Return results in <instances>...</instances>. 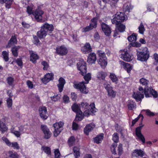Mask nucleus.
Segmentation results:
<instances>
[{"label": "nucleus", "mask_w": 158, "mask_h": 158, "mask_svg": "<svg viewBox=\"0 0 158 158\" xmlns=\"http://www.w3.org/2000/svg\"><path fill=\"white\" fill-rule=\"evenodd\" d=\"M83 76L85 82L82 81L79 83H75L74 84L73 87L75 88L79 89L82 93L86 94L88 93V90L86 89L85 83H89V81L91 79V74L89 73L85 74Z\"/></svg>", "instance_id": "obj_1"}, {"label": "nucleus", "mask_w": 158, "mask_h": 158, "mask_svg": "<svg viewBox=\"0 0 158 158\" xmlns=\"http://www.w3.org/2000/svg\"><path fill=\"white\" fill-rule=\"evenodd\" d=\"M80 107L81 110L84 114V116H87L91 113H94V109L95 108L94 103H92L89 105L88 103L85 102H81Z\"/></svg>", "instance_id": "obj_2"}, {"label": "nucleus", "mask_w": 158, "mask_h": 158, "mask_svg": "<svg viewBox=\"0 0 158 158\" xmlns=\"http://www.w3.org/2000/svg\"><path fill=\"white\" fill-rule=\"evenodd\" d=\"M137 59L141 61H146L149 58L150 53L147 47L137 50Z\"/></svg>", "instance_id": "obj_3"}, {"label": "nucleus", "mask_w": 158, "mask_h": 158, "mask_svg": "<svg viewBox=\"0 0 158 158\" xmlns=\"http://www.w3.org/2000/svg\"><path fill=\"white\" fill-rule=\"evenodd\" d=\"M72 110L74 112L76 113V115L75 117V120L77 121H81L84 117V114L80 107V105L79 106L76 103H74L71 106Z\"/></svg>", "instance_id": "obj_4"}, {"label": "nucleus", "mask_w": 158, "mask_h": 158, "mask_svg": "<svg viewBox=\"0 0 158 158\" xmlns=\"http://www.w3.org/2000/svg\"><path fill=\"white\" fill-rule=\"evenodd\" d=\"M97 54L99 58L98 64L102 68L104 69L107 64V59L105 52L102 50H98L97 51Z\"/></svg>", "instance_id": "obj_5"}, {"label": "nucleus", "mask_w": 158, "mask_h": 158, "mask_svg": "<svg viewBox=\"0 0 158 158\" xmlns=\"http://www.w3.org/2000/svg\"><path fill=\"white\" fill-rule=\"evenodd\" d=\"M125 16V14L124 12H117L114 15L113 19L111 20L112 23L114 24L118 23H121L124 20H126V18Z\"/></svg>", "instance_id": "obj_6"}, {"label": "nucleus", "mask_w": 158, "mask_h": 158, "mask_svg": "<svg viewBox=\"0 0 158 158\" xmlns=\"http://www.w3.org/2000/svg\"><path fill=\"white\" fill-rule=\"evenodd\" d=\"M144 94L147 98L151 97L152 96L154 98L158 97L157 92L151 87L144 89Z\"/></svg>", "instance_id": "obj_7"}, {"label": "nucleus", "mask_w": 158, "mask_h": 158, "mask_svg": "<svg viewBox=\"0 0 158 158\" xmlns=\"http://www.w3.org/2000/svg\"><path fill=\"white\" fill-rule=\"evenodd\" d=\"M44 14V11L41 10L40 6H38L37 8L34 10L33 15L34 16L35 20L38 22H43L42 15Z\"/></svg>", "instance_id": "obj_8"}, {"label": "nucleus", "mask_w": 158, "mask_h": 158, "mask_svg": "<svg viewBox=\"0 0 158 158\" xmlns=\"http://www.w3.org/2000/svg\"><path fill=\"white\" fill-rule=\"evenodd\" d=\"M64 123L63 122L60 121L56 122L53 125L54 130L53 134L54 137H56L60 133L63 129Z\"/></svg>", "instance_id": "obj_9"}, {"label": "nucleus", "mask_w": 158, "mask_h": 158, "mask_svg": "<svg viewBox=\"0 0 158 158\" xmlns=\"http://www.w3.org/2000/svg\"><path fill=\"white\" fill-rule=\"evenodd\" d=\"M120 52L121 53L120 57L124 60L129 62L133 59V57L132 55L129 53L127 49L121 50Z\"/></svg>", "instance_id": "obj_10"}, {"label": "nucleus", "mask_w": 158, "mask_h": 158, "mask_svg": "<svg viewBox=\"0 0 158 158\" xmlns=\"http://www.w3.org/2000/svg\"><path fill=\"white\" fill-rule=\"evenodd\" d=\"M77 69L80 71L79 73L84 76L87 72L86 63L84 61L79 62L77 64Z\"/></svg>", "instance_id": "obj_11"}, {"label": "nucleus", "mask_w": 158, "mask_h": 158, "mask_svg": "<svg viewBox=\"0 0 158 158\" xmlns=\"http://www.w3.org/2000/svg\"><path fill=\"white\" fill-rule=\"evenodd\" d=\"M41 27L50 35L52 36L53 35L52 32L54 30V27L52 24H49L45 22L42 25Z\"/></svg>", "instance_id": "obj_12"}, {"label": "nucleus", "mask_w": 158, "mask_h": 158, "mask_svg": "<svg viewBox=\"0 0 158 158\" xmlns=\"http://www.w3.org/2000/svg\"><path fill=\"white\" fill-rule=\"evenodd\" d=\"M104 85L105 89L107 92L108 95L112 98H115L116 92L113 90V88L108 83H105Z\"/></svg>", "instance_id": "obj_13"}, {"label": "nucleus", "mask_w": 158, "mask_h": 158, "mask_svg": "<svg viewBox=\"0 0 158 158\" xmlns=\"http://www.w3.org/2000/svg\"><path fill=\"white\" fill-rule=\"evenodd\" d=\"M40 129L43 131L44 135V138H50L52 133L47 126L45 125H41Z\"/></svg>", "instance_id": "obj_14"}, {"label": "nucleus", "mask_w": 158, "mask_h": 158, "mask_svg": "<svg viewBox=\"0 0 158 158\" xmlns=\"http://www.w3.org/2000/svg\"><path fill=\"white\" fill-rule=\"evenodd\" d=\"M56 52L58 54L63 56L67 54L68 50L66 47L64 45H62L56 48Z\"/></svg>", "instance_id": "obj_15"}, {"label": "nucleus", "mask_w": 158, "mask_h": 158, "mask_svg": "<svg viewBox=\"0 0 158 158\" xmlns=\"http://www.w3.org/2000/svg\"><path fill=\"white\" fill-rule=\"evenodd\" d=\"M102 30L104 32L105 34L107 36L110 35L111 33V30L110 27L104 22L101 23Z\"/></svg>", "instance_id": "obj_16"}, {"label": "nucleus", "mask_w": 158, "mask_h": 158, "mask_svg": "<svg viewBox=\"0 0 158 158\" xmlns=\"http://www.w3.org/2000/svg\"><path fill=\"white\" fill-rule=\"evenodd\" d=\"M39 112L40 117L44 120H46L48 117V114L46 108L45 106L40 107L39 109Z\"/></svg>", "instance_id": "obj_17"}, {"label": "nucleus", "mask_w": 158, "mask_h": 158, "mask_svg": "<svg viewBox=\"0 0 158 158\" xmlns=\"http://www.w3.org/2000/svg\"><path fill=\"white\" fill-rule=\"evenodd\" d=\"M54 74L52 73H48L44 76V77L41 79L42 82L46 85L49 82L54 79Z\"/></svg>", "instance_id": "obj_18"}, {"label": "nucleus", "mask_w": 158, "mask_h": 158, "mask_svg": "<svg viewBox=\"0 0 158 158\" xmlns=\"http://www.w3.org/2000/svg\"><path fill=\"white\" fill-rule=\"evenodd\" d=\"M81 52L84 54H88L92 51V48L89 42H86L81 48Z\"/></svg>", "instance_id": "obj_19"}, {"label": "nucleus", "mask_w": 158, "mask_h": 158, "mask_svg": "<svg viewBox=\"0 0 158 158\" xmlns=\"http://www.w3.org/2000/svg\"><path fill=\"white\" fill-rule=\"evenodd\" d=\"M146 155L145 152L141 149H136L133 151L132 153V156L133 157L138 158L139 157H143V156Z\"/></svg>", "instance_id": "obj_20"}, {"label": "nucleus", "mask_w": 158, "mask_h": 158, "mask_svg": "<svg viewBox=\"0 0 158 158\" xmlns=\"http://www.w3.org/2000/svg\"><path fill=\"white\" fill-rule=\"evenodd\" d=\"M17 43V40L15 35H12L8 41V44L6 45V48H10L13 45L16 44Z\"/></svg>", "instance_id": "obj_21"}, {"label": "nucleus", "mask_w": 158, "mask_h": 158, "mask_svg": "<svg viewBox=\"0 0 158 158\" xmlns=\"http://www.w3.org/2000/svg\"><path fill=\"white\" fill-rule=\"evenodd\" d=\"M29 53L30 54V61L33 63L35 64L36 63L37 60L39 59V56L35 52H34L33 51H29Z\"/></svg>", "instance_id": "obj_22"}, {"label": "nucleus", "mask_w": 158, "mask_h": 158, "mask_svg": "<svg viewBox=\"0 0 158 158\" xmlns=\"http://www.w3.org/2000/svg\"><path fill=\"white\" fill-rule=\"evenodd\" d=\"M95 127V125L93 123H91L87 124L84 129V131L86 135H89V133L93 130Z\"/></svg>", "instance_id": "obj_23"}, {"label": "nucleus", "mask_w": 158, "mask_h": 158, "mask_svg": "<svg viewBox=\"0 0 158 158\" xmlns=\"http://www.w3.org/2000/svg\"><path fill=\"white\" fill-rule=\"evenodd\" d=\"M58 82L59 83L57 84V86L59 92H61L63 90L64 86L66 83V81L63 77H60L58 80Z\"/></svg>", "instance_id": "obj_24"}, {"label": "nucleus", "mask_w": 158, "mask_h": 158, "mask_svg": "<svg viewBox=\"0 0 158 158\" xmlns=\"http://www.w3.org/2000/svg\"><path fill=\"white\" fill-rule=\"evenodd\" d=\"M99 18V16L97 14L96 16L94 17L92 19L90 20V23H89V25L93 29L96 28L98 25V21Z\"/></svg>", "instance_id": "obj_25"}, {"label": "nucleus", "mask_w": 158, "mask_h": 158, "mask_svg": "<svg viewBox=\"0 0 158 158\" xmlns=\"http://www.w3.org/2000/svg\"><path fill=\"white\" fill-rule=\"evenodd\" d=\"M96 54L94 52H91L89 54L87 61L89 64H94L96 61Z\"/></svg>", "instance_id": "obj_26"}, {"label": "nucleus", "mask_w": 158, "mask_h": 158, "mask_svg": "<svg viewBox=\"0 0 158 158\" xmlns=\"http://www.w3.org/2000/svg\"><path fill=\"white\" fill-rule=\"evenodd\" d=\"M3 140L8 146L13 147L14 149H19V145L17 142L11 143L10 142L8 139H3Z\"/></svg>", "instance_id": "obj_27"}, {"label": "nucleus", "mask_w": 158, "mask_h": 158, "mask_svg": "<svg viewBox=\"0 0 158 158\" xmlns=\"http://www.w3.org/2000/svg\"><path fill=\"white\" fill-rule=\"evenodd\" d=\"M47 34L46 31L41 27L40 30L37 32L36 35L41 40L45 38Z\"/></svg>", "instance_id": "obj_28"}, {"label": "nucleus", "mask_w": 158, "mask_h": 158, "mask_svg": "<svg viewBox=\"0 0 158 158\" xmlns=\"http://www.w3.org/2000/svg\"><path fill=\"white\" fill-rule=\"evenodd\" d=\"M114 142L112 145H111L110 149L111 152L114 155L117 154V152L116 151V148L117 146V143H118L119 141L118 139H113Z\"/></svg>", "instance_id": "obj_29"}, {"label": "nucleus", "mask_w": 158, "mask_h": 158, "mask_svg": "<svg viewBox=\"0 0 158 158\" xmlns=\"http://www.w3.org/2000/svg\"><path fill=\"white\" fill-rule=\"evenodd\" d=\"M114 23L116 25V29L120 32H123L125 31V26L121 23Z\"/></svg>", "instance_id": "obj_30"}, {"label": "nucleus", "mask_w": 158, "mask_h": 158, "mask_svg": "<svg viewBox=\"0 0 158 158\" xmlns=\"http://www.w3.org/2000/svg\"><path fill=\"white\" fill-rule=\"evenodd\" d=\"M121 64H123L124 69L126 70L128 73H130L132 69V65L130 64L126 63L123 61H122Z\"/></svg>", "instance_id": "obj_31"}, {"label": "nucleus", "mask_w": 158, "mask_h": 158, "mask_svg": "<svg viewBox=\"0 0 158 158\" xmlns=\"http://www.w3.org/2000/svg\"><path fill=\"white\" fill-rule=\"evenodd\" d=\"M133 97L136 101L138 102L141 101L142 99L144 98V94L140 93V92L139 91H137L136 93H134Z\"/></svg>", "instance_id": "obj_32"}, {"label": "nucleus", "mask_w": 158, "mask_h": 158, "mask_svg": "<svg viewBox=\"0 0 158 158\" xmlns=\"http://www.w3.org/2000/svg\"><path fill=\"white\" fill-rule=\"evenodd\" d=\"M13 2L14 0H0V2L5 3V7L8 9L11 8Z\"/></svg>", "instance_id": "obj_33"}, {"label": "nucleus", "mask_w": 158, "mask_h": 158, "mask_svg": "<svg viewBox=\"0 0 158 158\" xmlns=\"http://www.w3.org/2000/svg\"><path fill=\"white\" fill-rule=\"evenodd\" d=\"M127 106L128 110H133V109L136 108V105L135 102H134L133 100H130L128 101V103Z\"/></svg>", "instance_id": "obj_34"}, {"label": "nucleus", "mask_w": 158, "mask_h": 158, "mask_svg": "<svg viewBox=\"0 0 158 158\" xmlns=\"http://www.w3.org/2000/svg\"><path fill=\"white\" fill-rule=\"evenodd\" d=\"M143 126V125L140 126L136 128L135 133L138 138H145L141 131V130Z\"/></svg>", "instance_id": "obj_35"}, {"label": "nucleus", "mask_w": 158, "mask_h": 158, "mask_svg": "<svg viewBox=\"0 0 158 158\" xmlns=\"http://www.w3.org/2000/svg\"><path fill=\"white\" fill-rule=\"evenodd\" d=\"M140 118H141V123H139V126H141V125L142 124V122L143 120L144 117L142 114H140L137 118L132 120L131 126L132 127H133L134 125L138 121Z\"/></svg>", "instance_id": "obj_36"}, {"label": "nucleus", "mask_w": 158, "mask_h": 158, "mask_svg": "<svg viewBox=\"0 0 158 158\" xmlns=\"http://www.w3.org/2000/svg\"><path fill=\"white\" fill-rule=\"evenodd\" d=\"M21 48L20 46H14L11 49L12 55L14 57H16L18 56V50Z\"/></svg>", "instance_id": "obj_37"}, {"label": "nucleus", "mask_w": 158, "mask_h": 158, "mask_svg": "<svg viewBox=\"0 0 158 158\" xmlns=\"http://www.w3.org/2000/svg\"><path fill=\"white\" fill-rule=\"evenodd\" d=\"M137 34L136 33H133L132 34L128 36L127 39L130 42H132L133 41H136L137 40Z\"/></svg>", "instance_id": "obj_38"}, {"label": "nucleus", "mask_w": 158, "mask_h": 158, "mask_svg": "<svg viewBox=\"0 0 158 158\" xmlns=\"http://www.w3.org/2000/svg\"><path fill=\"white\" fill-rule=\"evenodd\" d=\"M107 75L106 73L103 71H100L98 72L97 75L98 78L100 80H104Z\"/></svg>", "instance_id": "obj_39"}, {"label": "nucleus", "mask_w": 158, "mask_h": 158, "mask_svg": "<svg viewBox=\"0 0 158 158\" xmlns=\"http://www.w3.org/2000/svg\"><path fill=\"white\" fill-rule=\"evenodd\" d=\"M109 78L111 80L112 82L116 84L118 83V78L115 74L113 73H111L110 74Z\"/></svg>", "instance_id": "obj_40"}, {"label": "nucleus", "mask_w": 158, "mask_h": 158, "mask_svg": "<svg viewBox=\"0 0 158 158\" xmlns=\"http://www.w3.org/2000/svg\"><path fill=\"white\" fill-rule=\"evenodd\" d=\"M7 129L5 123L0 120V131L3 132L7 131Z\"/></svg>", "instance_id": "obj_41"}, {"label": "nucleus", "mask_w": 158, "mask_h": 158, "mask_svg": "<svg viewBox=\"0 0 158 158\" xmlns=\"http://www.w3.org/2000/svg\"><path fill=\"white\" fill-rule=\"evenodd\" d=\"M139 82L143 85L147 86L149 82V81L144 78L142 77L140 79Z\"/></svg>", "instance_id": "obj_42"}, {"label": "nucleus", "mask_w": 158, "mask_h": 158, "mask_svg": "<svg viewBox=\"0 0 158 158\" xmlns=\"http://www.w3.org/2000/svg\"><path fill=\"white\" fill-rule=\"evenodd\" d=\"M9 157L11 158H19V156L16 152H14L12 151H10L8 152Z\"/></svg>", "instance_id": "obj_43"}, {"label": "nucleus", "mask_w": 158, "mask_h": 158, "mask_svg": "<svg viewBox=\"0 0 158 158\" xmlns=\"http://www.w3.org/2000/svg\"><path fill=\"white\" fill-rule=\"evenodd\" d=\"M73 150L75 158H77L78 157L80 156L79 148L78 147L74 146Z\"/></svg>", "instance_id": "obj_44"}, {"label": "nucleus", "mask_w": 158, "mask_h": 158, "mask_svg": "<svg viewBox=\"0 0 158 158\" xmlns=\"http://www.w3.org/2000/svg\"><path fill=\"white\" fill-rule=\"evenodd\" d=\"M78 141L76 140L75 139H69L68 141V143L69 147H71L75 145Z\"/></svg>", "instance_id": "obj_45"}, {"label": "nucleus", "mask_w": 158, "mask_h": 158, "mask_svg": "<svg viewBox=\"0 0 158 158\" xmlns=\"http://www.w3.org/2000/svg\"><path fill=\"white\" fill-rule=\"evenodd\" d=\"M11 132L17 138L19 137L21 135V134L20 132L15 130L14 128V127L11 128Z\"/></svg>", "instance_id": "obj_46"}, {"label": "nucleus", "mask_w": 158, "mask_h": 158, "mask_svg": "<svg viewBox=\"0 0 158 158\" xmlns=\"http://www.w3.org/2000/svg\"><path fill=\"white\" fill-rule=\"evenodd\" d=\"M14 81V79L11 77H9L7 79V81L8 84L10 86L13 85V83Z\"/></svg>", "instance_id": "obj_47"}, {"label": "nucleus", "mask_w": 158, "mask_h": 158, "mask_svg": "<svg viewBox=\"0 0 158 158\" xmlns=\"http://www.w3.org/2000/svg\"><path fill=\"white\" fill-rule=\"evenodd\" d=\"M8 55V53L6 51H3L2 52V55L3 56V59L6 62H7L9 60Z\"/></svg>", "instance_id": "obj_48"}, {"label": "nucleus", "mask_w": 158, "mask_h": 158, "mask_svg": "<svg viewBox=\"0 0 158 158\" xmlns=\"http://www.w3.org/2000/svg\"><path fill=\"white\" fill-rule=\"evenodd\" d=\"M33 8L32 7L28 6L27 7L26 12L29 15H31L33 14L34 12V10H33Z\"/></svg>", "instance_id": "obj_49"}, {"label": "nucleus", "mask_w": 158, "mask_h": 158, "mask_svg": "<svg viewBox=\"0 0 158 158\" xmlns=\"http://www.w3.org/2000/svg\"><path fill=\"white\" fill-rule=\"evenodd\" d=\"M115 129L117 131L120 132L121 134H122V128L121 126H119L118 123L115 124L114 125Z\"/></svg>", "instance_id": "obj_50"}, {"label": "nucleus", "mask_w": 158, "mask_h": 158, "mask_svg": "<svg viewBox=\"0 0 158 158\" xmlns=\"http://www.w3.org/2000/svg\"><path fill=\"white\" fill-rule=\"evenodd\" d=\"M33 43L34 44L37 45L38 44H40V41L39 39V38L37 36L33 35Z\"/></svg>", "instance_id": "obj_51"}, {"label": "nucleus", "mask_w": 158, "mask_h": 158, "mask_svg": "<svg viewBox=\"0 0 158 158\" xmlns=\"http://www.w3.org/2000/svg\"><path fill=\"white\" fill-rule=\"evenodd\" d=\"M60 95L58 94L54 95L53 96L51 97V100L54 102L60 100Z\"/></svg>", "instance_id": "obj_52"}, {"label": "nucleus", "mask_w": 158, "mask_h": 158, "mask_svg": "<svg viewBox=\"0 0 158 158\" xmlns=\"http://www.w3.org/2000/svg\"><path fill=\"white\" fill-rule=\"evenodd\" d=\"M92 29H93L89 25L83 28L81 30V31L82 32H86L92 30Z\"/></svg>", "instance_id": "obj_53"}, {"label": "nucleus", "mask_w": 158, "mask_h": 158, "mask_svg": "<svg viewBox=\"0 0 158 158\" xmlns=\"http://www.w3.org/2000/svg\"><path fill=\"white\" fill-rule=\"evenodd\" d=\"M138 29L139 32L141 34H143L144 33L145 29L142 23H140V26L139 27Z\"/></svg>", "instance_id": "obj_54"}, {"label": "nucleus", "mask_w": 158, "mask_h": 158, "mask_svg": "<svg viewBox=\"0 0 158 158\" xmlns=\"http://www.w3.org/2000/svg\"><path fill=\"white\" fill-rule=\"evenodd\" d=\"M41 64L44 66L43 69L44 70H47L49 67V65L48 63L46 61H43L41 62Z\"/></svg>", "instance_id": "obj_55"}, {"label": "nucleus", "mask_w": 158, "mask_h": 158, "mask_svg": "<svg viewBox=\"0 0 158 158\" xmlns=\"http://www.w3.org/2000/svg\"><path fill=\"white\" fill-rule=\"evenodd\" d=\"M123 152L122 145L121 143L119 144L118 147L117 153L119 156L122 155Z\"/></svg>", "instance_id": "obj_56"}, {"label": "nucleus", "mask_w": 158, "mask_h": 158, "mask_svg": "<svg viewBox=\"0 0 158 158\" xmlns=\"http://www.w3.org/2000/svg\"><path fill=\"white\" fill-rule=\"evenodd\" d=\"M42 149L47 154L49 155L51 153L50 148L47 147H42Z\"/></svg>", "instance_id": "obj_57"}, {"label": "nucleus", "mask_w": 158, "mask_h": 158, "mask_svg": "<svg viewBox=\"0 0 158 158\" xmlns=\"http://www.w3.org/2000/svg\"><path fill=\"white\" fill-rule=\"evenodd\" d=\"M7 107L8 108L11 107L12 105V100L10 98H8L6 100Z\"/></svg>", "instance_id": "obj_58"}, {"label": "nucleus", "mask_w": 158, "mask_h": 158, "mask_svg": "<svg viewBox=\"0 0 158 158\" xmlns=\"http://www.w3.org/2000/svg\"><path fill=\"white\" fill-rule=\"evenodd\" d=\"M63 99V102L65 104L68 103L69 102V97L67 95H64Z\"/></svg>", "instance_id": "obj_59"}, {"label": "nucleus", "mask_w": 158, "mask_h": 158, "mask_svg": "<svg viewBox=\"0 0 158 158\" xmlns=\"http://www.w3.org/2000/svg\"><path fill=\"white\" fill-rule=\"evenodd\" d=\"M131 46L136 47H139L141 46V44L138 42L131 43L130 44Z\"/></svg>", "instance_id": "obj_60"}, {"label": "nucleus", "mask_w": 158, "mask_h": 158, "mask_svg": "<svg viewBox=\"0 0 158 158\" xmlns=\"http://www.w3.org/2000/svg\"><path fill=\"white\" fill-rule=\"evenodd\" d=\"M79 127L78 124L73 121L72 123V128L73 130H77Z\"/></svg>", "instance_id": "obj_61"}, {"label": "nucleus", "mask_w": 158, "mask_h": 158, "mask_svg": "<svg viewBox=\"0 0 158 158\" xmlns=\"http://www.w3.org/2000/svg\"><path fill=\"white\" fill-rule=\"evenodd\" d=\"M77 94L74 92H72L71 93V98L73 101H75L77 99Z\"/></svg>", "instance_id": "obj_62"}, {"label": "nucleus", "mask_w": 158, "mask_h": 158, "mask_svg": "<svg viewBox=\"0 0 158 158\" xmlns=\"http://www.w3.org/2000/svg\"><path fill=\"white\" fill-rule=\"evenodd\" d=\"M16 62L18 65L19 66H22L23 65L22 59L21 58H17L16 60Z\"/></svg>", "instance_id": "obj_63"}, {"label": "nucleus", "mask_w": 158, "mask_h": 158, "mask_svg": "<svg viewBox=\"0 0 158 158\" xmlns=\"http://www.w3.org/2000/svg\"><path fill=\"white\" fill-rule=\"evenodd\" d=\"M118 1L119 0H111V1H110V4L111 6H115Z\"/></svg>", "instance_id": "obj_64"}]
</instances>
